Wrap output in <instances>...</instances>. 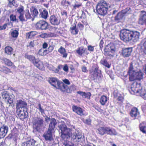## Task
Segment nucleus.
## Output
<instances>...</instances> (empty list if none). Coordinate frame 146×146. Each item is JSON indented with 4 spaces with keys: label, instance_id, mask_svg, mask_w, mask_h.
Returning a JSON list of instances; mask_svg holds the SVG:
<instances>
[{
    "label": "nucleus",
    "instance_id": "nucleus-1",
    "mask_svg": "<svg viewBox=\"0 0 146 146\" xmlns=\"http://www.w3.org/2000/svg\"><path fill=\"white\" fill-rule=\"evenodd\" d=\"M60 129L61 130V137L64 140L62 141L64 146H77L76 144L69 142L67 139L72 136L71 130L67 128L66 125L62 123L59 126Z\"/></svg>",
    "mask_w": 146,
    "mask_h": 146
},
{
    "label": "nucleus",
    "instance_id": "nucleus-2",
    "mask_svg": "<svg viewBox=\"0 0 146 146\" xmlns=\"http://www.w3.org/2000/svg\"><path fill=\"white\" fill-rule=\"evenodd\" d=\"M128 74L129 75V80L131 81H133L136 79L140 80L143 78V73L140 71L135 70L132 63L130 64Z\"/></svg>",
    "mask_w": 146,
    "mask_h": 146
},
{
    "label": "nucleus",
    "instance_id": "nucleus-3",
    "mask_svg": "<svg viewBox=\"0 0 146 146\" xmlns=\"http://www.w3.org/2000/svg\"><path fill=\"white\" fill-rule=\"evenodd\" d=\"M32 123L33 128V132L36 133L38 131L44 126L43 117H35L33 118Z\"/></svg>",
    "mask_w": 146,
    "mask_h": 146
},
{
    "label": "nucleus",
    "instance_id": "nucleus-4",
    "mask_svg": "<svg viewBox=\"0 0 146 146\" xmlns=\"http://www.w3.org/2000/svg\"><path fill=\"white\" fill-rule=\"evenodd\" d=\"M108 6V4L105 1H101L99 2L96 7V10L98 13L102 15L106 14Z\"/></svg>",
    "mask_w": 146,
    "mask_h": 146
},
{
    "label": "nucleus",
    "instance_id": "nucleus-5",
    "mask_svg": "<svg viewBox=\"0 0 146 146\" xmlns=\"http://www.w3.org/2000/svg\"><path fill=\"white\" fill-rule=\"evenodd\" d=\"M131 31L127 29L121 30L120 32L119 36L121 39L125 42L130 41Z\"/></svg>",
    "mask_w": 146,
    "mask_h": 146
},
{
    "label": "nucleus",
    "instance_id": "nucleus-6",
    "mask_svg": "<svg viewBox=\"0 0 146 146\" xmlns=\"http://www.w3.org/2000/svg\"><path fill=\"white\" fill-rule=\"evenodd\" d=\"M142 89L141 84L135 82L131 85L130 91L131 94H137Z\"/></svg>",
    "mask_w": 146,
    "mask_h": 146
},
{
    "label": "nucleus",
    "instance_id": "nucleus-7",
    "mask_svg": "<svg viewBox=\"0 0 146 146\" xmlns=\"http://www.w3.org/2000/svg\"><path fill=\"white\" fill-rule=\"evenodd\" d=\"M49 82L52 86L61 90V88L62 87V86L61 85V84L62 83H63V82L59 81L56 78H50Z\"/></svg>",
    "mask_w": 146,
    "mask_h": 146
},
{
    "label": "nucleus",
    "instance_id": "nucleus-8",
    "mask_svg": "<svg viewBox=\"0 0 146 146\" xmlns=\"http://www.w3.org/2000/svg\"><path fill=\"white\" fill-rule=\"evenodd\" d=\"M115 51V48L110 46H108L106 47L104 50V55L108 58H110L113 56Z\"/></svg>",
    "mask_w": 146,
    "mask_h": 146
},
{
    "label": "nucleus",
    "instance_id": "nucleus-9",
    "mask_svg": "<svg viewBox=\"0 0 146 146\" xmlns=\"http://www.w3.org/2000/svg\"><path fill=\"white\" fill-rule=\"evenodd\" d=\"M48 23L43 20H40L35 25V27L37 29L46 30L48 27Z\"/></svg>",
    "mask_w": 146,
    "mask_h": 146
},
{
    "label": "nucleus",
    "instance_id": "nucleus-10",
    "mask_svg": "<svg viewBox=\"0 0 146 146\" xmlns=\"http://www.w3.org/2000/svg\"><path fill=\"white\" fill-rule=\"evenodd\" d=\"M61 85L62 87L61 88V91L68 93H71L72 91L75 90L76 88V86L73 84L71 85L69 88L64 83H62Z\"/></svg>",
    "mask_w": 146,
    "mask_h": 146
},
{
    "label": "nucleus",
    "instance_id": "nucleus-11",
    "mask_svg": "<svg viewBox=\"0 0 146 146\" xmlns=\"http://www.w3.org/2000/svg\"><path fill=\"white\" fill-rule=\"evenodd\" d=\"M140 36V34L139 32L131 31L130 41L132 40L134 42H137L139 40Z\"/></svg>",
    "mask_w": 146,
    "mask_h": 146
},
{
    "label": "nucleus",
    "instance_id": "nucleus-12",
    "mask_svg": "<svg viewBox=\"0 0 146 146\" xmlns=\"http://www.w3.org/2000/svg\"><path fill=\"white\" fill-rule=\"evenodd\" d=\"M54 132V131L48 129L43 135V137L46 141H51L52 139V133Z\"/></svg>",
    "mask_w": 146,
    "mask_h": 146
},
{
    "label": "nucleus",
    "instance_id": "nucleus-13",
    "mask_svg": "<svg viewBox=\"0 0 146 146\" xmlns=\"http://www.w3.org/2000/svg\"><path fill=\"white\" fill-rule=\"evenodd\" d=\"M132 50V47H128L123 49L122 52L123 56L125 57H129L131 54Z\"/></svg>",
    "mask_w": 146,
    "mask_h": 146
},
{
    "label": "nucleus",
    "instance_id": "nucleus-14",
    "mask_svg": "<svg viewBox=\"0 0 146 146\" xmlns=\"http://www.w3.org/2000/svg\"><path fill=\"white\" fill-rule=\"evenodd\" d=\"M131 116L134 119L137 118L140 116V113L138 109L136 108H133L130 112Z\"/></svg>",
    "mask_w": 146,
    "mask_h": 146
},
{
    "label": "nucleus",
    "instance_id": "nucleus-15",
    "mask_svg": "<svg viewBox=\"0 0 146 146\" xmlns=\"http://www.w3.org/2000/svg\"><path fill=\"white\" fill-rule=\"evenodd\" d=\"M33 64L40 70H44V67L43 62L39 59H37L35 60V62H33Z\"/></svg>",
    "mask_w": 146,
    "mask_h": 146
},
{
    "label": "nucleus",
    "instance_id": "nucleus-16",
    "mask_svg": "<svg viewBox=\"0 0 146 146\" xmlns=\"http://www.w3.org/2000/svg\"><path fill=\"white\" fill-rule=\"evenodd\" d=\"M8 127L3 125L0 128V139L3 138L7 134L8 131Z\"/></svg>",
    "mask_w": 146,
    "mask_h": 146
},
{
    "label": "nucleus",
    "instance_id": "nucleus-17",
    "mask_svg": "<svg viewBox=\"0 0 146 146\" xmlns=\"http://www.w3.org/2000/svg\"><path fill=\"white\" fill-rule=\"evenodd\" d=\"M27 106V103L24 100H19L17 101L16 108L17 110L20 108H25Z\"/></svg>",
    "mask_w": 146,
    "mask_h": 146
},
{
    "label": "nucleus",
    "instance_id": "nucleus-18",
    "mask_svg": "<svg viewBox=\"0 0 146 146\" xmlns=\"http://www.w3.org/2000/svg\"><path fill=\"white\" fill-rule=\"evenodd\" d=\"M72 110L74 112L80 116H82L84 115V111L79 107L74 106H72Z\"/></svg>",
    "mask_w": 146,
    "mask_h": 146
},
{
    "label": "nucleus",
    "instance_id": "nucleus-19",
    "mask_svg": "<svg viewBox=\"0 0 146 146\" xmlns=\"http://www.w3.org/2000/svg\"><path fill=\"white\" fill-rule=\"evenodd\" d=\"M73 23L70 27V31L71 33L73 35L77 34L78 30L76 28V22L75 21H72Z\"/></svg>",
    "mask_w": 146,
    "mask_h": 146
},
{
    "label": "nucleus",
    "instance_id": "nucleus-20",
    "mask_svg": "<svg viewBox=\"0 0 146 146\" xmlns=\"http://www.w3.org/2000/svg\"><path fill=\"white\" fill-rule=\"evenodd\" d=\"M57 124L56 120L54 118H51L49 124V127L48 129L54 131L56 125Z\"/></svg>",
    "mask_w": 146,
    "mask_h": 146
},
{
    "label": "nucleus",
    "instance_id": "nucleus-21",
    "mask_svg": "<svg viewBox=\"0 0 146 146\" xmlns=\"http://www.w3.org/2000/svg\"><path fill=\"white\" fill-rule=\"evenodd\" d=\"M50 21L51 24L54 25H58L60 23V21L58 18L54 15H52L50 17Z\"/></svg>",
    "mask_w": 146,
    "mask_h": 146
},
{
    "label": "nucleus",
    "instance_id": "nucleus-22",
    "mask_svg": "<svg viewBox=\"0 0 146 146\" xmlns=\"http://www.w3.org/2000/svg\"><path fill=\"white\" fill-rule=\"evenodd\" d=\"M100 74L99 73L96 69L94 71L91 72L90 74V77L92 80H97L98 77H100Z\"/></svg>",
    "mask_w": 146,
    "mask_h": 146
},
{
    "label": "nucleus",
    "instance_id": "nucleus-23",
    "mask_svg": "<svg viewBox=\"0 0 146 146\" xmlns=\"http://www.w3.org/2000/svg\"><path fill=\"white\" fill-rule=\"evenodd\" d=\"M83 135L81 133L78 132L77 130H75L74 133L73 135V138L78 141L82 138Z\"/></svg>",
    "mask_w": 146,
    "mask_h": 146
},
{
    "label": "nucleus",
    "instance_id": "nucleus-24",
    "mask_svg": "<svg viewBox=\"0 0 146 146\" xmlns=\"http://www.w3.org/2000/svg\"><path fill=\"white\" fill-rule=\"evenodd\" d=\"M58 52L61 55L62 57L66 58L67 57L68 54L65 49L62 46H61L58 50Z\"/></svg>",
    "mask_w": 146,
    "mask_h": 146
},
{
    "label": "nucleus",
    "instance_id": "nucleus-25",
    "mask_svg": "<svg viewBox=\"0 0 146 146\" xmlns=\"http://www.w3.org/2000/svg\"><path fill=\"white\" fill-rule=\"evenodd\" d=\"M77 93L81 96L83 98H87L88 99H90L91 96V94L89 92L85 93L81 91H78Z\"/></svg>",
    "mask_w": 146,
    "mask_h": 146
},
{
    "label": "nucleus",
    "instance_id": "nucleus-26",
    "mask_svg": "<svg viewBox=\"0 0 146 146\" xmlns=\"http://www.w3.org/2000/svg\"><path fill=\"white\" fill-rule=\"evenodd\" d=\"M36 142V141L33 139H30L23 143V146H33Z\"/></svg>",
    "mask_w": 146,
    "mask_h": 146
},
{
    "label": "nucleus",
    "instance_id": "nucleus-27",
    "mask_svg": "<svg viewBox=\"0 0 146 146\" xmlns=\"http://www.w3.org/2000/svg\"><path fill=\"white\" fill-rule=\"evenodd\" d=\"M106 134L111 135H116L117 133L115 130L112 128H110V127H107Z\"/></svg>",
    "mask_w": 146,
    "mask_h": 146
},
{
    "label": "nucleus",
    "instance_id": "nucleus-28",
    "mask_svg": "<svg viewBox=\"0 0 146 146\" xmlns=\"http://www.w3.org/2000/svg\"><path fill=\"white\" fill-rule=\"evenodd\" d=\"M139 127L140 131L146 134V122H143L140 124Z\"/></svg>",
    "mask_w": 146,
    "mask_h": 146
},
{
    "label": "nucleus",
    "instance_id": "nucleus-29",
    "mask_svg": "<svg viewBox=\"0 0 146 146\" xmlns=\"http://www.w3.org/2000/svg\"><path fill=\"white\" fill-rule=\"evenodd\" d=\"M25 57L31 62L33 64V62H35V60L37 59L33 55H29L28 54H25Z\"/></svg>",
    "mask_w": 146,
    "mask_h": 146
},
{
    "label": "nucleus",
    "instance_id": "nucleus-30",
    "mask_svg": "<svg viewBox=\"0 0 146 146\" xmlns=\"http://www.w3.org/2000/svg\"><path fill=\"white\" fill-rule=\"evenodd\" d=\"M108 98L106 96L103 95L100 98V102L102 105H104L107 102Z\"/></svg>",
    "mask_w": 146,
    "mask_h": 146
},
{
    "label": "nucleus",
    "instance_id": "nucleus-31",
    "mask_svg": "<svg viewBox=\"0 0 146 146\" xmlns=\"http://www.w3.org/2000/svg\"><path fill=\"white\" fill-rule=\"evenodd\" d=\"M107 127H100L98 129V133L101 135L106 133Z\"/></svg>",
    "mask_w": 146,
    "mask_h": 146
},
{
    "label": "nucleus",
    "instance_id": "nucleus-32",
    "mask_svg": "<svg viewBox=\"0 0 146 146\" xmlns=\"http://www.w3.org/2000/svg\"><path fill=\"white\" fill-rule=\"evenodd\" d=\"M5 52L8 55H10L12 54L13 51L12 48L9 46H7L5 48Z\"/></svg>",
    "mask_w": 146,
    "mask_h": 146
},
{
    "label": "nucleus",
    "instance_id": "nucleus-33",
    "mask_svg": "<svg viewBox=\"0 0 146 146\" xmlns=\"http://www.w3.org/2000/svg\"><path fill=\"white\" fill-rule=\"evenodd\" d=\"M47 51V50H45L43 48H41L38 51V54L41 56H44L46 54Z\"/></svg>",
    "mask_w": 146,
    "mask_h": 146
},
{
    "label": "nucleus",
    "instance_id": "nucleus-34",
    "mask_svg": "<svg viewBox=\"0 0 146 146\" xmlns=\"http://www.w3.org/2000/svg\"><path fill=\"white\" fill-rule=\"evenodd\" d=\"M85 49L82 46L79 47L76 50L77 53L79 55H82V54L84 53Z\"/></svg>",
    "mask_w": 146,
    "mask_h": 146
},
{
    "label": "nucleus",
    "instance_id": "nucleus-35",
    "mask_svg": "<svg viewBox=\"0 0 146 146\" xmlns=\"http://www.w3.org/2000/svg\"><path fill=\"white\" fill-rule=\"evenodd\" d=\"M100 63L103 65L108 68H109L110 67V65L107 62L106 60L105 59H102L100 61Z\"/></svg>",
    "mask_w": 146,
    "mask_h": 146
},
{
    "label": "nucleus",
    "instance_id": "nucleus-36",
    "mask_svg": "<svg viewBox=\"0 0 146 146\" xmlns=\"http://www.w3.org/2000/svg\"><path fill=\"white\" fill-rule=\"evenodd\" d=\"M36 34V32L35 31H31L27 33L26 36L29 38H32Z\"/></svg>",
    "mask_w": 146,
    "mask_h": 146
},
{
    "label": "nucleus",
    "instance_id": "nucleus-37",
    "mask_svg": "<svg viewBox=\"0 0 146 146\" xmlns=\"http://www.w3.org/2000/svg\"><path fill=\"white\" fill-rule=\"evenodd\" d=\"M146 93V90L144 89L143 90L142 89L139 91V93L137 94V95H139L142 97L143 98Z\"/></svg>",
    "mask_w": 146,
    "mask_h": 146
},
{
    "label": "nucleus",
    "instance_id": "nucleus-38",
    "mask_svg": "<svg viewBox=\"0 0 146 146\" xmlns=\"http://www.w3.org/2000/svg\"><path fill=\"white\" fill-rule=\"evenodd\" d=\"M3 61L8 66H12L13 65V63L9 60L7 59L6 58H3Z\"/></svg>",
    "mask_w": 146,
    "mask_h": 146
},
{
    "label": "nucleus",
    "instance_id": "nucleus-39",
    "mask_svg": "<svg viewBox=\"0 0 146 146\" xmlns=\"http://www.w3.org/2000/svg\"><path fill=\"white\" fill-rule=\"evenodd\" d=\"M19 35V32L18 30H15L11 32V35L13 38H17Z\"/></svg>",
    "mask_w": 146,
    "mask_h": 146
},
{
    "label": "nucleus",
    "instance_id": "nucleus-40",
    "mask_svg": "<svg viewBox=\"0 0 146 146\" xmlns=\"http://www.w3.org/2000/svg\"><path fill=\"white\" fill-rule=\"evenodd\" d=\"M48 13L46 10H44L41 13V16L44 19H46L48 16Z\"/></svg>",
    "mask_w": 146,
    "mask_h": 146
},
{
    "label": "nucleus",
    "instance_id": "nucleus-41",
    "mask_svg": "<svg viewBox=\"0 0 146 146\" xmlns=\"http://www.w3.org/2000/svg\"><path fill=\"white\" fill-rule=\"evenodd\" d=\"M11 25V26L12 25V24L11 23H5L2 26H0V30H5L7 27V25Z\"/></svg>",
    "mask_w": 146,
    "mask_h": 146
},
{
    "label": "nucleus",
    "instance_id": "nucleus-42",
    "mask_svg": "<svg viewBox=\"0 0 146 146\" xmlns=\"http://www.w3.org/2000/svg\"><path fill=\"white\" fill-rule=\"evenodd\" d=\"M20 112L19 114V115L20 117H21L23 118H24L25 117L26 113H28L26 111H25L24 110H23V111H20Z\"/></svg>",
    "mask_w": 146,
    "mask_h": 146
},
{
    "label": "nucleus",
    "instance_id": "nucleus-43",
    "mask_svg": "<svg viewBox=\"0 0 146 146\" xmlns=\"http://www.w3.org/2000/svg\"><path fill=\"white\" fill-rule=\"evenodd\" d=\"M24 9L23 6L19 7L17 9V12L19 13V15L23 14Z\"/></svg>",
    "mask_w": 146,
    "mask_h": 146
},
{
    "label": "nucleus",
    "instance_id": "nucleus-44",
    "mask_svg": "<svg viewBox=\"0 0 146 146\" xmlns=\"http://www.w3.org/2000/svg\"><path fill=\"white\" fill-rule=\"evenodd\" d=\"M140 18H142L144 20H146V12L144 11H142Z\"/></svg>",
    "mask_w": 146,
    "mask_h": 146
},
{
    "label": "nucleus",
    "instance_id": "nucleus-45",
    "mask_svg": "<svg viewBox=\"0 0 146 146\" xmlns=\"http://www.w3.org/2000/svg\"><path fill=\"white\" fill-rule=\"evenodd\" d=\"M31 11L33 13L32 15L33 17H35L38 14L37 9L35 8L33 10H31Z\"/></svg>",
    "mask_w": 146,
    "mask_h": 146
},
{
    "label": "nucleus",
    "instance_id": "nucleus-46",
    "mask_svg": "<svg viewBox=\"0 0 146 146\" xmlns=\"http://www.w3.org/2000/svg\"><path fill=\"white\" fill-rule=\"evenodd\" d=\"M123 15L121 13H119L117 15V16L115 17V20H118L122 18Z\"/></svg>",
    "mask_w": 146,
    "mask_h": 146
},
{
    "label": "nucleus",
    "instance_id": "nucleus-47",
    "mask_svg": "<svg viewBox=\"0 0 146 146\" xmlns=\"http://www.w3.org/2000/svg\"><path fill=\"white\" fill-rule=\"evenodd\" d=\"M25 15L26 17V20L27 19H30L31 18V15L30 13L29 10H28L26 12Z\"/></svg>",
    "mask_w": 146,
    "mask_h": 146
},
{
    "label": "nucleus",
    "instance_id": "nucleus-48",
    "mask_svg": "<svg viewBox=\"0 0 146 146\" xmlns=\"http://www.w3.org/2000/svg\"><path fill=\"white\" fill-rule=\"evenodd\" d=\"M2 97L3 98L7 100L9 98V96L8 94L6 92H4L2 94Z\"/></svg>",
    "mask_w": 146,
    "mask_h": 146
},
{
    "label": "nucleus",
    "instance_id": "nucleus-49",
    "mask_svg": "<svg viewBox=\"0 0 146 146\" xmlns=\"http://www.w3.org/2000/svg\"><path fill=\"white\" fill-rule=\"evenodd\" d=\"M19 19L21 21H26V19L23 15V14L19 15Z\"/></svg>",
    "mask_w": 146,
    "mask_h": 146
},
{
    "label": "nucleus",
    "instance_id": "nucleus-50",
    "mask_svg": "<svg viewBox=\"0 0 146 146\" xmlns=\"http://www.w3.org/2000/svg\"><path fill=\"white\" fill-rule=\"evenodd\" d=\"M40 37L43 38H46L49 37L48 34L46 33H42L39 35Z\"/></svg>",
    "mask_w": 146,
    "mask_h": 146
},
{
    "label": "nucleus",
    "instance_id": "nucleus-51",
    "mask_svg": "<svg viewBox=\"0 0 146 146\" xmlns=\"http://www.w3.org/2000/svg\"><path fill=\"white\" fill-rule=\"evenodd\" d=\"M35 41L34 40L31 41L29 43V44L27 45V47L30 48L34 47L35 45Z\"/></svg>",
    "mask_w": 146,
    "mask_h": 146
},
{
    "label": "nucleus",
    "instance_id": "nucleus-52",
    "mask_svg": "<svg viewBox=\"0 0 146 146\" xmlns=\"http://www.w3.org/2000/svg\"><path fill=\"white\" fill-rule=\"evenodd\" d=\"M10 18L11 21L14 22L16 21V18L15 15H11L10 16Z\"/></svg>",
    "mask_w": 146,
    "mask_h": 146
},
{
    "label": "nucleus",
    "instance_id": "nucleus-53",
    "mask_svg": "<svg viewBox=\"0 0 146 146\" xmlns=\"http://www.w3.org/2000/svg\"><path fill=\"white\" fill-rule=\"evenodd\" d=\"M145 20H144L143 19H142V18H140L139 20V23L142 25L144 23H145Z\"/></svg>",
    "mask_w": 146,
    "mask_h": 146
},
{
    "label": "nucleus",
    "instance_id": "nucleus-54",
    "mask_svg": "<svg viewBox=\"0 0 146 146\" xmlns=\"http://www.w3.org/2000/svg\"><path fill=\"white\" fill-rule=\"evenodd\" d=\"M3 68H4V70L3 72L5 74H8L11 72L10 70L6 67Z\"/></svg>",
    "mask_w": 146,
    "mask_h": 146
},
{
    "label": "nucleus",
    "instance_id": "nucleus-55",
    "mask_svg": "<svg viewBox=\"0 0 146 146\" xmlns=\"http://www.w3.org/2000/svg\"><path fill=\"white\" fill-rule=\"evenodd\" d=\"M84 122L85 123L89 125L91 124V121L90 119H88L84 121Z\"/></svg>",
    "mask_w": 146,
    "mask_h": 146
},
{
    "label": "nucleus",
    "instance_id": "nucleus-56",
    "mask_svg": "<svg viewBox=\"0 0 146 146\" xmlns=\"http://www.w3.org/2000/svg\"><path fill=\"white\" fill-rule=\"evenodd\" d=\"M114 96L115 97H118L117 99L119 101H122L123 99V98L122 97L119 96L118 94L116 95L115 93H114Z\"/></svg>",
    "mask_w": 146,
    "mask_h": 146
},
{
    "label": "nucleus",
    "instance_id": "nucleus-57",
    "mask_svg": "<svg viewBox=\"0 0 146 146\" xmlns=\"http://www.w3.org/2000/svg\"><path fill=\"white\" fill-rule=\"evenodd\" d=\"M63 70L66 72H68V68L67 64H66L63 68Z\"/></svg>",
    "mask_w": 146,
    "mask_h": 146
},
{
    "label": "nucleus",
    "instance_id": "nucleus-58",
    "mask_svg": "<svg viewBox=\"0 0 146 146\" xmlns=\"http://www.w3.org/2000/svg\"><path fill=\"white\" fill-rule=\"evenodd\" d=\"M63 81L64 82V83L68 85H69L70 84V82L69 80L66 79H65L63 80Z\"/></svg>",
    "mask_w": 146,
    "mask_h": 146
},
{
    "label": "nucleus",
    "instance_id": "nucleus-59",
    "mask_svg": "<svg viewBox=\"0 0 146 146\" xmlns=\"http://www.w3.org/2000/svg\"><path fill=\"white\" fill-rule=\"evenodd\" d=\"M38 109L40 111L41 113H44V110L41 108V105L39 104H38Z\"/></svg>",
    "mask_w": 146,
    "mask_h": 146
},
{
    "label": "nucleus",
    "instance_id": "nucleus-60",
    "mask_svg": "<svg viewBox=\"0 0 146 146\" xmlns=\"http://www.w3.org/2000/svg\"><path fill=\"white\" fill-rule=\"evenodd\" d=\"M88 50L91 52H93L94 50V47L91 46V45H89L88 46Z\"/></svg>",
    "mask_w": 146,
    "mask_h": 146
},
{
    "label": "nucleus",
    "instance_id": "nucleus-61",
    "mask_svg": "<svg viewBox=\"0 0 146 146\" xmlns=\"http://www.w3.org/2000/svg\"><path fill=\"white\" fill-rule=\"evenodd\" d=\"M54 48V46L52 45H50L48 48V51L49 52H51L53 50Z\"/></svg>",
    "mask_w": 146,
    "mask_h": 146
},
{
    "label": "nucleus",
    "instance_id": "nucleus-62",
    "mask_svg": "<svg viewBox=\"0 0 146 146\" xmlns=\"http://www.w3.org/2000/svg\"><path fill=\"white\" fill-rule=\"evenodd\" d=\"M82 70L83 72H87L88 70L87 69L86 67L85 66H83L82 68Z\"/></svg>",
    "mask_w": 146,
    "mask_h": 146
},
{
    "label": "nucleus",
    "instance_id": "nucleus-63",
    "mask_svg": "<svg viewBox=\"0 0 146 146\" xmlns=\"http://www.w3.org/2000/svg\"><path fill=\"white\" fill-rule=\"evenodd\" d=\"M81 4L80 3L78 4V3L76 2L74 5V8L76 9V8H78L80 6H81Z\"/></svg>",
    "mask_w": 146,
    "mask_h": 146
},
{
    "label": "nucleus",
    "instance_id": "nucleus-64",
    "mask_svg": "<svg viewBox=\"0 0 146 146\" xmlns=\"http://www.w3.org/2000/svg\"><path fill=\"white\" fill-rule=\"evenodd\" d=\"M42 48L43 49L46 48L48 46V44L46 42H44L42 44Z\"/></svg>",
    "mask_w": 146,
    "mask_h": 146
}]
</instances>
